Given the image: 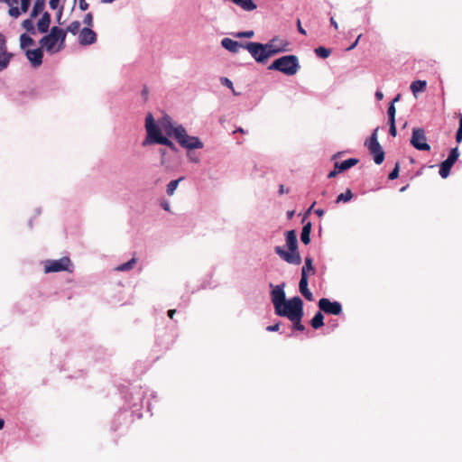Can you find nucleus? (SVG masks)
Returning a JSON list of instances; mask_svg holds the SVG:
<instances>
[{
    "label": "nucleus",
    "mask_w": 462,
    "mask_h": 462,
    "mask_svg": "<svg viewBox=\"0 0 462 462\" xmlns=\"http://www.w3.org/2000/svg\"><path fill=\"white\" fill-rule=\"evenodd\" d=\"M285 241L288 251H285L281 246H275L274 252L280 256L281 259L288 263L299 265L301 263V256L298 249L297 234L295 230H289L285 232Z\"/></svg>",
    "instance_id": "obj_1"
},
{
    "label": "nucleus",
    "mask_w": 462,
    "mask_h": 462,
    "mask_svg": "<svg viewBox=\"0 0 462 462\" xmlns=\"http://www.w3.org/2000/svg\"><path fill=\"white\" fill-rule=\"evenodd\" d=\"M145 129L147 133L146 139L143 141V145L145 146L149 143H159L169 147L172 152L178 151L176 145L166 136L161 134L159 127L154 122V118L151 113L145 118Z\"/></svg>",
    "instance_id": "obj_2"
},
{
    "label": "nucleus",
    "mask_w": 462,
    "mask_h": 462,
    "mask_svg": "<svg viewBox=\"0 0 462 462\" xmlns=\"http://www.w3.org/2000/svg\"><path fill=\"white\" fill-rule=\"evenodd\" d=\"M65 40L66 32L58 26H53L50 32L40 40L39 43L42 48L52 54L63 50Z\"/></svg>",
    "instance_id": "obj_3"
},
{
    "label": "nucleus",
    "mask_w": 462,
    "mask_h": 462,
    "mask_svg": "<svg viewBox=\"0 0 462 462\" xmlns=\"http://www.w3.org/2000/svg\"><path fill=\"white\" fill-rule=\"evenodd\" d=\"M270 70H277L287 76L295 75L300 69L299 59L295 55H286L276 59L269 67Z\"/></svg>",
    "instance_id": "obj_4"
},
{
    "label": "nucleus",
    "mask_w": 462,
    "mask_h": 462,
    "mask_svg": "<svg viewBox=\"0 0 462 462\" xmlns=\"http://www.w3.org/2000/svg\"><path fill=\"white\" fill-rule=\"evenodd\" d=\"M174 132L175 134L173 137L181 147L188 150L203 148V143L198 137L189 135L182 125L176 126V130Z\"/></svg>",
    "instance_id": "obj_5"
},
{
    "label": "nucleus",
    "mask_w": 462,
    "mask_h": 462,
    "mask_svg": "<svg viewBox=\"0 0 462 462\" xmlns=\"http://www.w3.org/2000/svg\"><path fill=\"white\" fill-rule=\"evenodd\" d=\"M174 132L175 134L173 137L181 147L188 150L203 148V143L198 137L189 135L182 125L176 126V130Z\"/></svg>",
    "instance_id": "obj_6"
},
{
    "label": "nucleus",
    "mask_w": 462,
    "mask_h": 462,
    "mask_svg": "<svg viewBox=\"0 0 462 462\" xmlns=\"http://www.w3.org/2000/svg\"><path fill=\"white\" fill-rule=\"evenodd\" d=\"M303 311V302L299 296H295L289 300H284L282 307H279L275 314L280 317H286L289 319L293 317V312L300 313Z\"/></svg>",
    "instance_id": "obj_7"
},
{
    "label": "nucleus",
    "mask_w": 462,
    "mask_h": 462,
    "mask_svg": "<svg viewBox=\"0 0 462 462\" xmlns=\"http://www.w3.org/2000/svg\"><path fill=\"white\" fill-rule=\"evenodd\" d=\"M378 128H375L370 138L365 141V145L367 147L370 154L376 164L383 163L384 160V152L377 139Z\"/></svg>",
    "instance_id": "obj_8"
},
{
    "label": "nucleus",
    "mask_w": 462,
    "mask_h": 462,
    "mask_svg": "<svg viewBox=\"0 0 462 462\" xmlns=\"http://www.w3.org/2000/svg\"><path fill=\"white\" fill-rule=\"evenodd\" d=\"M66 271L72 273L73 264L70 259L67 256L61 257L58 260H47L44 262V273H58Z\"/></svg>",
    "instance_id": "obj_9"
},
{
    "label": "nucleus",
    "mask_w": 462,
    "mask_h": 462,
    "mask_svg": "<svg viewBox=\"0 0 462 462\" xmlns=\"http://www.w3.org/2000/svg\"><path fill=\"white\" fill-rule=\"evenodd\" d=\"M265 47L266 46L263 43L254 42H246L245 44V49L248 51L254 60L262 64L266 63L270 58Z\"/></svg>",
    "instance_id": "obj_10"
},
{
    "label": "nucleus",
    "mask_w": 462,
    "mask_h": 462,
    "mask_svg": "<svg viewBox=\"0 0 462 462\" xmlns=\"http://www.w3.org/2000/svg\"><path fill=\"white\" fill-rule=\"evenodd\" d=\"M410 142L411 144L419 151H430V146L427 143V137L423 128H413Z\"/></svg>",
    "instance_id": "obj_11"
},
{
    "label": "nucleus",
    "mask_w": 462,
    "mask_h": 462,
    "mask_svg": "<svg viewBox=\"0 0 462 462\" xmlns=\"http://www.w3.org/2000/svg\"><path fill=\"white\" fill-rule=\"evenodd\" d=\"M264 45L266 46L265 48L270 57H273L281 52L288 51L290 42L285 39L274 37L272 40H270L267 43H264Z\"/></svg>",
    "instance_id": "obj_12"
},
{
    "label": "nucleus",
    "mask_w": 462,
    "mask_h": 462,
    "mask_svg": "<svg viewBox=\"0 0 462 462\" xmlns=\"http://www.w3.org/2000/svg\"><path fill=\"white\" fill-rule=\"evenodd\" d=\"M459 156L458 149L453 148L448 158L439 165V175L441 178L446 179L450 173V170Z\"/></svg>",
    "instance_id": "obj_13"
},
{
    "label": "nucleus",
    "mask_w": 462,
    "mask_h": 462,
    "mask_svg": "<svg viewBox=\"0 0 462 462\" xmlns=\"http://www.w3.org/2000/svg\"><path fill=\"white\" fill-rule=\"evenodd\" d=\"M318 306L321 311L327 314L339 315L342 312V306L337 301H330L327 298L319 300Z\"/></svg>",
    "instance_id": "obj_14"
},
{
    "label": "nucleus",
    "mask_w": 462,
    "mask_h": 462,
    "mask_svg": "<svg viewBox=\"0 0 462 462\" xmlns=\"http://www.w3.org/2000/svg\"><path fill=\"white\" fill-rule=\"evenodd\" d=\"M270 286L273 288L271 291V298L272 302L274 306V310H278L279 307H282L283 301L285 299V292H284V283L282 285H276L273 286V284H270Z\"/></svg>",
    "instance_id": "obj_15"
},
{
    "label": "nucleus",
    "mask_w": 462,
    "mask_h": 462,
    "mask_svg": "<svg viewBox=\"0 0 462 462\" xmlns=\"http://www.w3.org/2000/svg\"><path fill=\"white\" fill-rule=\"evenodd\" d=\"M358 162L359 161L356 158H350V159H347L341 162H335L334 170L329 171V173L328 174V179L335 178L339 172L345 171L350 169L351 167H354L355 165H356L358 163Z\"/></svg>",
    "instance_id": "obj_16"
},
{
    "label": "nucleus",
    "mask_w": 462,
    "mask_h": 462,
    "mask_svg": "<svg viewBox=\"0 0 462 462\" xmlns=\"http://www.w3.org/2000/svg\"><path fill=\"white\" fill-rule=\"evenodd\" d=\"M97 33L91 28L85 27L79 32V42L80 45L93 44L97 42Z\"/></svg>",
    "instance_id": "obj_17"
},
{
    "label": "nucleus",
    "mask_w": 462,
    "mask_h": 462,
    "mask_svg": "<svg viewBox=\"0 0 462 462\" xmlns=\"http://www.w3.org/2000/svg\"><path fill=\"white\" fill-rule=\"evenodd\" d=\"M25 55L33 68H38L42 64L43 52L42 48L27 50Z\"/></svg>",
    "instance_id": "obj_18"
},
{
    "label": "nucleus",
    "mask_w": 462,
    "mask_h": 462,
    "mask_svg": "<svg viewBox=\"0 0 462 462\" xmlns=\"http://www.w3.org/2000/svg\"><path fill=\"white\" fill-rule=\"evenodd\" d=\"M156 125L159 127L161 133L164 132L168 136H173L175 134L174 131L176 130V126L173 125L171 118L167 115L162 116Z\"/></svg>",
    "instance_id": "obj_19"
},
{
    "label": "nucleus",
    "mask_w": 462,
    "mask_h": 462,
    "mask_svg": "<svg viewBox=\"0 0 462 462\" xmlns=\"http://www.w3.org/2000/svg\"><path fill=\"white\" fill-rule=\"evenodd\" d=\"M221 45L223 48L233 53H237L241 48L245 49V44L234 41L230 38H224L221 41Z\"/></svg>",
    "instance_id": "obj_20"
},
{
    "label": "nucleus",
    "mask_w": 462,
    "mask_h": 462,
    "mask_svg": "<svg viewBox=\"0 0 462 462\" xmlns=\"http://www.w3.org/2000/svg\"><path fill=\"white\" fill-rule=\"evenodd\" d=\"M300 293L308 300H313V294L308 288V274L303 272L299 283Z\"/></svg>",
    "instance_id": "obj_21"
},
{
    "label": "nucleus",
    "mask_w": 462,
    "mask_h": 462,
    "mask_svg": "<svg viewBox=\"0 0 462 462\" xmlns=\"http://www.w3.org/2000/svg\"><path fill=\"white\" fill-rule=\"evenodd\" d=\"M51 24V14L48 12L43 13L42 18L37 23V30L41 33L48 32Z\"/></svg>",
    "instance_id": "obj_22"
},
{
    "label": "nucleus",
    "mask_w": 462,
    "mask_h": 462,
    "mask_svg": "<svg viewBox=\"0 0 462 462\" xmlns=\"http://www.w3.org/2000/svg\"><path fill=\"white\" fill-rule=\"evenodd\" d=\"M303 315H304L303 311H301L300 313L293 312V317L291 319H290V320L293 324V329L299 330V331H303L305 329L304 325L301 324V319H302Z\"/></svg>",
    "instance_id": "obj_23"
},
{
    "label": "nucleus",
    "mask_w": 462,
    "mask_h": 462,
    "mask_svg": "<svg viewBox=\"0 0 462 462\" xmlns=\"http://www.w3.org/2000/svg\"><path fill=\"white\" fill-rule=\"evenodd\" d=\"M13 57L14 54L7 51H0V71L5 70L8 67Z\"/></svg>",
    "instance_id": "obj_24"
},
{
    "label": "nucleus",
    "mask_w": 462,
    "mask_h": 462,
    "mask_svg": "<svg viewBox=\"0 0 462 462\" xmlns=\"http://www.w3.org/2000/svg\"><path fill=\"white\" fill-rule=\"evenodd\" d=\"M310 230H311V223L308 222L302 227L300 240L304 245H309L310 242Z\"/></svg>",
    "instance_id": "obj_25"
},
{
    "label": "nucleus",
    "mask_w": 462,
    "mask_h": 462,
    "mask_svg": "<svg viewBox=\"0 0 462 462\" xmlns=\"http://www.w3.org/2000/svg\"><path fill=\"white\" fill-rule=\"evenodd\" d=\"M45 7V0H35V3L33 5V7L31 12V17L36 18Z\"/></svg>",
    "instance_id": "obj_26"
},
{
    "label": "nucleus",
    "mask_w": 462,
    "mask_h": 462,
    "mask_svg": "<svg viewBox=\"0 0 462 462\" xmlns=\"http://www.w3.org/2000/svg\"><path fill=\"white\" fill-rule=\"evenodd\" d=\"M427 82L425 80H415L411 84V90L414 96L418 92H423L426 89Z\"/></svg>",
    "instance_id": "obj_27"
},
{
    "label": "nucleus",
    "mask_w": 462,
    "mask_h": 462,
    "mask_svg": "<svg viewBox=\"0 0 462 462\" xmlns=\"http://www.w3.org/2000/svg\"><path fill=\"white\" fill-rule=\"evenodd\" d=\"M310 325L313 328L318 329L324 325V316L321 311H318L310 321Z\"/></svg>",
    "instance_id": "obj_28"
},
{
    "label": "nucleus",
    "mask_w": 462,
    "mask_h": 462,
    "mask_svg": "<svg viewBox=\"0 0 462 462\" xmlns=\"http://www.w3.org/2000/svg\"><path fill=\"white\" fill-rule=\"evenodd\" d=\"M33 18H32L30 16V18L28 19H25L24 21H23L22 23V27L28 32H30L31 34H35L36 33V29L34 27V23H33V21H32Z\"/></svg>",
    "instance_id": "obj_29"
},
{
    "label": "nucleus",
    "mask_w": 462,
    "mask_h": 462,
    "mask_svg": "<svg viewBox=\"0 0 462 462\" xmlns=\"http://www.w3.org/2000/svg\"><path fill=\"white\" fill-rule=\"evenodd\" d=\"M33 44H34V41L30 35H28L26 33H23L20 36V47L22 49H25L26 47L33 45Z\"/></svg>",
    "instance_id": "obj_30"
},
{
    "label": "nucleus",
    "mask_w": 462,
    "mask_h": 462,
    "mask_svg": "<svg viewBox=\"0 0 462 462\" xmlns=\"http://www.w3.org/2000/svg\"><path fill=\"white\" fill-rule=\"evenodd\" d=\"M136 263V258L133 257L130 261L127 263H125L123 264L118 265L116 270L119 272H125L128 271L134 268V264Z\"/></svg>",
    "instance_id": "obj_31"
},
{
    "label": "nucleus",
    "mask_w": 462,
    "mask_h": 462,
    "mask_svg": "<svg viewBox=\"0 0 462 462\" xmlns=\"http://www.w3.org/2000/svg\"><path fill=\"white\" fill-rule=\"evenodd\" d=\"M352 198H353V193H352L351 189H347L346 190V192L341 193L337 196V198L336 199V203L348 202L349 200H351Z\"/></svg>",
    "instance_id": "obj_32"
},
{
    "label": "nucleus",
    "mask_w": 462,
    "mask_h": 462,
    "mask_svg": "<svg viewBox=\"0 0 462 462\" xmlns=\"http://www.w3.org/2000/svg\"><path fill=\"white\" fill-rule=\"evenodd\" d=\"M303 271L307 274L309 272H310L312 274H314L315 269L313 267L312 259L310 257L305 258V264L301 268V275L303 274Z\"/></svg>",
    "instance_id": "obj_33"
},
{
    "label": "nucleus",
    "mask_w": 462,
    "mask_h": 462,
    "mask_svg": "<svg viewBox=\"0 0 462 462\" xmlns=\"http://www.w3.org/2000/svg\"><path fill=\"white\" fill-rule=\"evenodd\" d=\"M183 178H180L178 180H171L170 181V183L167 185V194L169 196H172L175 189H177L178 185H179V182L182 180Z\"/></svg>",
    "instance_id": "obj_34"
},
{
    "label": "nucleus",
    "mask_w": 462,
    "mask_h": 462,
    "mask_svg": "<svg viewBox=\"0 0 462 462\" xmlns=\"http://www.w3.org/2000/svg\"><path fill=\"white\" fill-rule=\"evenodd\" d=\"M79 28H80V23L79 21H74L69 23V25L67 27L65 32H69L75 35L78 32H79Z\"/></svg>",
    "instance_id": "obj_35"
},
{
    "label": "nucleus",
    "mask_w": 462,
    "mask_h": 462,
    "mask_svg": "<svg viewBox=\"0 0 462 462\" xmlns=\"http://www.w3.org/2000/svg\"><path fill=\"white\" fill-rule=\"evenodd\" d=\"M315 53L319 57H320L322 59H326V58H328L330 55L331 51L329 49L325 48V47H319V48L315 49Z\"/></svg>",
    "instance_id": "obj_36"
},
{
    "label": "nucleus",
    "mask_w": 462,
    "mask_h": 462,
    "mask_svg": "<svg viewBox=\"0 0 462 462\" xmlns=\"http://www.w3.org/2000/svg\"><path fill=\"white\" fill-rule=\"evenodd\" d=\"M395 113H396L395 106L393 104H391L390 106L388 107V111H387L388 122L395 121Z\"/></svg>",
    "instance_id": "obj_37"
},
{
    "label": "nucleus",
    "mask_w": 462,
    "mask_h": 462,
    "mask_svg": "<svg viewBox=\"0 0 462 462\" xmlns=\"http://www.w3.org/2000/svg\"><path fill=\"white\" fill-rule=\"evenodd\" d=\"M254 35V31L239 32L234 34L236 38H252Z\"/></svg>",
    "instance_id": "obj_38"
},
{
    "label": "nucleus",
    "mask_w": 462,
    "mask_h": 462,
    "mask_svg": "<svg viewBox=\"0 0 462 462\" xmlns=\"http://www.w3.org/2000/svg\"><path fill=\"white\" fill-rule=\"evenodd\" d=\"M456 141L460 143L462 141V114H459V126L456 134Z\"/></svg>",
    "instance_id": "obj_39"
},
{
    "label": "nucleus",
    "mask_w": 462,
    "mask_h": 462,
    "mask_svg": "<svg viewBox=\"0 0 462 462\" xmlns=\"http://www.w3.org/2000/svg\"><path fill=\"white\" fill-rule=\"evenodd\" d=\"M83 23L86 24L88 28L93 26V14L91 13H88L84 16Z\"/></svg>",
    "instance_id": "obj_40"
},
{
    "label": "nucleus",
    "mask_w": 462,
    "mask_h": 462,
    "mask_svg": "<svg viewBox=\"0 0 462 462\" xmlns=\"http://www.w3.org/2000/svg\"><path fill=\"white\" fill-rule=\"evenodd\" d=\"M21 9H19L18 7L11 6V8L8 11V14L10 16L14 18H18L21 14Z\"/></svg>",
    "instance_id": "obj_41"
},
{
    "label": "nucleus",
    "mask_w": 462,
    "mask_h": 462,
    "mask_svg": "<svg viewBox=\"0 0 462 462\" xmlns=\"http://www.w3.org/2000/svg\"><path fill=\"white\" fill-rule=\"evenodd\" d=\"M398 175H399V163H396L393 170L390 172L388 178H389V180H395L398 178Z\"/></svg>",
    "instance_id": "obj_42"
},
{
    "label": "nucleus",
    "mask_w": 462,
    "mask_h": 462,
    "mask_svg": "<svg viewBox=\"0 0 462 462\" xmlns=\"http://www.w3.org/2000/svg\"><path fill=\"white\" fill-rule=\"evenodd\" d=\"M32 0H21V11L26 13L30 7Z\"/></svg>",
    "instance_id": "obj_43"
},
{
    "label": "nucleus",
    "mask_w": 462,
    "mask_h": 462,
    "mask_svg": "<svg viewBox=\"0 0 462 462\" xmlns=\"http://www.w3.org/2000/svg\"><path fill=\"white\" fill-rule=\"evenodd\" d=\"M220 82L222 83V85L227 87L228 88L234 89L233 88V83H232V81L229 79H227L226 77H222L220 79Z\"/></svg>",
    "instance_id": "obj_44"
},
{
    "label": "nucleus",
    "mask_w": 462,
    "mask_h": 462,
    "mask_svg": "<svg viewBox=\"0 0 462 462\" xmlns=\"http://www.w3.org/2000/svg\"><path fill=\"white\" fill-rule=\"evenodd\" d=\"M390 129L389 133L392 136L395 137L397 135V129L395 125V121L389 122Z\"/></svg>",
    "instance_id": "obj_45"
},
{
    "label": "nucleus",
    "mask_w": 462,
    "mask_h": 462,
    "mask_svg": "<svg viewBox=\"0 0 462 462\" xmlns=\"http://www.w3.org/2000/svg\"><path fill=\"white\" fill-rule=\"evenodd\" d=\"M6 51V41L5 37L0 33V51Z\"/></svg>",
    "instance_id": "obj_46"
},
{
    "label": "nucleus",
    "mask_w": 462,
    "mask_h": 462,
    "mask_svg": "<svg viewBox=\"0 0 462 462\" xmlns=\"http://www.w3.org/2000/svg\"><path fill=\"white\" fill-rule=\"evenodd\" d=\"M79 7L80 10L86 11V10L88 9L89 5H88V3L86 0H79Z\"/></svg>",
    "instance_id": "obj_47"
},
{
    "label": "nucleus",
    "mask_w": 462,
    "mask_h": 462,
    "mask_svg": "<svg viewBox=\"0 0 462 462\" xmlns=\"http://www.w3.org/2000/svg\"><path fill=\"white\" fill-rule=\"evenodd\" d=\"M60 4V0H50L49 5L52 10H55L58 8Z\"/></svg>",
    "instance_id": "obj_48"
},
{
    "label": "nucleus",
    "mask_w": 462,
    "mask_h": 462,
    "mask_svg": "<svg viewBox=\"0 0 462 462\" xmlns=\"http://www.w3.org/2000/svg\"><path fill=\"white\" fill-rule=\"evenodd\" d=\"M279 328H280V323H279V322H278V323H276V324H274V325L268 326V327L266 328V329H267L268 331H271V332L278 331V330H279Z\"/></svg>",
    "instance_id": "obj_49"
},
{
    "label": "nucleus",
    "mask_w": 462,
    "mask_h": 462,
    "mask_svg": "<svg viewBox=\"0 0 462 462\" xmlns=\"http://www.w3.org/2000/svg\"><path fill=\"white\" fill-rule=\"evenodd\" d=\"M297 28H298V31H299L300 33H301L303 35L307 34L306 31L301 26V23H300V19L297 21Z\"/></svg>",
    "instance_id": "obj_50"
},
{
    "label": "nucleus",
    "mask_w": 462,
    "mask_h": 462,
    "mask_svg": "<svg viewBox=\"0 0 462 462\" xmlns=\"http://www.w3.org/2000/svg\"><path fill=\"white\" fill-rule=\"evenodd\" d=\"M62 13H63V6H61V7L59 9L58 14H57V22H58L60 24H62V22L60 21L61 16H62Z\"/></svg>",
    "instance_id": "obj_51"
},
{
    "label": "nucleus",
    "mask_w": 462,
    "mask_h": 462,
    "mask_svg": "<svg viewBox=\"0 0 462 462\" xmlns=\"http://www.w3.org/2000/svg\"><path fill=\"white\" fill-rule=\"evenodd\" d=\"M361 37H362V34H359L357 39L355 41V42H352V45H350L346 50L347 51L353 50L357 45V43H358V42H359Z\"/></svg>",
    "instance_id": "obj_52"
},
{
    "label": "nucleus",
    "mask_w": 462,
    "mask_h": 462,
    "mask_svg": "<svg viewBox=\"0 0 462 462\" xmlns=\"http://www.w3.org/2000/svg\"><path fill=\"white\" fill-rule=\"evenodd\" d=\"M279 193H280V195L289 193V189H285L284 185L281 184L279 187Z\"/></svg>",
    "instance_id": "obj_53"
},
{
    "label": "nucleus",
    "mask_w": 462,
    "mask_h": 462,
    "mask_svg": "<svg viewBox=\"0 0 462 462\" xmlns=\"http://www.w3.org/2000/svg\"><path fill=\"white\" fill-rule=\"evenodd\" d=\"M375 97L377 100H382L383 98V92L381 91H376L375 92Z\"/></svg>",
    "instance_id": "obj_54"
},
{
    "label": "nucleus",
    "mask_w": 462,
    "mask_h": 462,
    "mask_svg": "<svg viewBox=\"0 0 462 462\" xmlns=\"http://www.w3.org/2000/svg\"><path fill=\"white\" fill-rule=\"evenodd\" d=\"M330 23H331V25H333V26H334V28H335L336 30H337V29H338L337 23L336 22V20L334 19V17H331V18H330Z\"/></svg>",
    "instance_id": "obj_55"
},
{
    "label": "nucleus",
    "mask_w": 462,
    "mask_h": 462,
    "mask_svg": "<svg viewBox=\"0 0 462 462\" xmlns=\"http://www.w3.org/2000/svg\"><path fill=\"white\" fill-rule=\"evenodd\" d=\"M176 313V310H168V316L170 319H173L174 314Z\"/></svg>",
    "instance_id": "obj_56"
},
{
    "label": "nucleus",
    "mask_w": 462,
    "mask_h": 462,
    "mask_svg": "<svg viewBox=\"0 0 462 462\" xmlns=\"http://www.w3.org/2000/svg\"><path fill=\"white\" fill-rule=\"evenodd\" d=\"M315 213L319 216V217H322L324 215V210L321 209V208H319L317 210H315Z\"/></svg>",
    "instance_id": "obj_57"
},
{
    "label": "nucleus",
    "mask_w": 462,
    "mask_h": 462,
    "mask_svg": "<svg viewBox=\"0 0 462 462\" xmlns=\"http://www.w3.org/2000/svg\"><path fill=\"white\" fill-rule=\"evenodd\" d=\"M0 2H5L8 4L9 5H12L13 3H17V0H0Z\"/></svg>",
    "instance_id": "obj_58"
},
{
    "label": "nucleus",
    "mask_w": 462,
    "mask_h": 462,
    "mask_svg": "<svg viewBox=\"0 0 462 462\" xmlns=\"http://www.w3.org/2000/svg\"><path fill=\"white\" fill-rule=\"evenodd\" d=\"M401 95L398 94L393 100L392 104H394L395 102L399 101Z\"/></svg>",
    "instance_id": "obj_59"
},
{
    "label": "nucleus",
    "mask_w": 462,
    "mask_h": 462,
    "mask_svg": "<svg viewBox=\"0 0 462 462\" xmlns=\"http://www.w3.org/2000/svg\"><path fill=\"white\" fill-rule=\"evenodd\" d=\"M162 208H163L165 210H167V211H169V210H170V206H169V204H168V203H165L164 205H162Z\"/></svg>",
    "instance_id": "obj_60"
},
{
    "label": "nucleus",
    "mask_w": 462,
    "mask_h": 462,
    "mask_svg": "<svg viewBox=\"0 0 462 462\" xmlns=\"http://www.w3.org/2000/svg\"><path fill=\"white\" fill-rule=\"evenodd\" d=\"M5 426V421L3 419H0V430H2Z\"/></svg>",
    "instance_id": "obj_61"
},
{
    "label": "nucleus",
    "mask_w": 462,
    "mask_h": 462,
    "mask_svg": "<svg viewBox=\"0 0 462 462\" xmlns=\"http://www.w3.org/2000/svg\"><path fill=\"white\" fill-rule=\"evenodd\" d=\"M407 188H408V185L403 186L402 188L400 189V191L404 192L407 189Z\"/></svg>",
    "instance_id": "obj_62"
},
{
    "label": "nucleus",
    "mask_w": 462,
    "mask_h": 462,
    "mask_svg": "<svg viewBox=\"0 0 462 462\" xmlns=\"http://www.w3.org/2000/svg\"><path fill=\"white\" fill-rule=\"evenodd\" d=\"M115 0H101L102 3H105V4H109V3H112L114 2Z\"/></svg>",
    "instance_id": "obj_63"
},
{
    "label": "nucleus",
    "mask_w": 462,
    "mask_h": 462,
    "mask_svg": "<svg viewBox=\"0 0 462 462\" xmlns=\"http://www.w3.org/2000/svg\"><path fill=\"white\" fill-rule=\"evenodd\" d=\"M160 152L162 153V155H165V150L164 149H161Z\"/></svg>",
    "instance_id": "obj_64"
}]
</instances>
